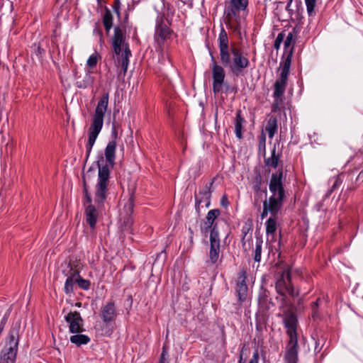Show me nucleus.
Here are the masks:
<instances>
[{"mask_svg":"<svg viewBox=\"0 0 363 363\" xmlns=\"http://www.w3.org/2000/svg\"><path fill=\"white\" fill-rule=\"evenodd\" d=\"M218 48L222 65H218L213 55L210 53L214 94H218L222 90L225 77L224 67H228L233 75L239 77L243 75V70L250 66V60L243 55L239 48L234 43L229 46L228 36L223 28H221L219 33Z\"/></svg>","mask_w":363,"mask_h":363,"instance_id":"nucleus-1","label":"nucleus"},{"mask_svg":"<svg viewBox=\"0 0 363 363\" xmlns=\"http://www.w3.org/2000/svg\"><path fill=\"white\" fill-rule=\"evenodd\" d=\"M111 137L113 140L109 141L105 148L104 155L99 154L95 162L98 169V182L96 186L94 201L99 205L103 204L106 199L108 184L110 178L109 168H113L116 162V138L118 131L115 123H113Z\"/></svg>","mask_w":363,"mask_h":363,"instance_id":"nucleus-2","label":"nucleus"},{"mask_svg":"<svg viewBox=\"0 0 363 363\" xmlns=\"http://www.w3.org/2000/svg\"><path fill=\"white\" fill-rule=\"evenodd\" d=\"M286 177V171L280 167L275 172H273L269 183V189L272 195L268 199L263 201V211L261 213V218L267 216L268 213L271 217H277L280 210L282 208L286 199V191L284 181Z\"/></svg>","mask_w":363,"mask_h":363,"instance_id":"nucleus-3","label":"nucleus"},{"mask_svg":"<svg viewBox=\"0 0 363 363\" xmlns=\"http://www.w3.org/2000/svg\"><path fill=\"white\" fill-rule=\"evenodd\" d=\"M295 43L296 39L294 38L293 33H289L284 41L285 54L282 57L283 62L280 63V68H281V74L279 78L274 84L273 97L274 98L275 103L272 105L273 111H276L278 107V101L281 99L286 90Z\"/></svg>","mask_w":363,"mask_h":363,"instance_id":"nucleus-4","label":"nucleus"},{"mask_svg":"<svg viewBox=\"0 0 363 363\" xmlns=\"http://www.w3.org/2000/svg\"><path fill=\"white\" fill-rule=\"evenodd\" d=\"M298 313L289 309L284 310L283 323L286 329L289 341L284 357L285 363H298V343L297 328L298 325Z\"/></svg>","mask_w":363,"mask_h":363,"instance_id":"nucleus-5","label":"nucleus"},{"mask_svg":"<svg viewBox=\"0 0 363 363\" xmlns=\"http://www.w3.org/2000/svg\"><path fill=\"white\" fill-rule=\"evenodd\" d=\"M275 290L279 296L276 299L280 303L279 310L284 313V310L292 311L295 298L299 296V290L296 289L291 282V267L282 271L275 283Z\"/></svg>","mask_w":363,"mask_h":363,"instance_id":"nucleus-6","label":"nucleus"},{"mask_svg":"<svg viewBox=\"0 0 363 363\" xmlns=\"http://www.w3.org/2000/svg\"><path fill=\"white\" fill-rule=\"evenodd\" d=\"M108 104V93H104L98 102L91 120V125L88 130L89 138L87 143L86 144L85 162L88 160L96 140L103 128L104 118Z\"/></svg>","mask_w":363,"mask_h":363,"instance_id":"nucleus-7","label":"nucleus"},{"mask_svg":"<svg viewBox=\"0 0 363 363\" xmlns=\"http://www.w3.org/2000/svg\"><path fill=\"white\" fill-rule=\"evenodd\" d=\"M113 54L118 56V63L125 74L129 65V58L132 55L129 45L125 42V35L120 26L114 28V34L111 39Z\"/></svg>","mask_w":363,"mask_h":363,"instance_id":"nucleus-8","label":"nucleus"},{"mask_svg":"<svg viewBox=\"0 0 363 363\" xmlns=\"http://www.w3.org/2000/svg\"><path fill=\"white\" fill-rule=\"evenodd\" d=\"M21 321L13 322L6 338L5 345L1 350L0 363H15L19 342Z\"/></svg>","mask_w":363,"mask_h":363,"instance_id":"nucleus-9","label":"nucleus"},{"mask_svg":"<svg viewBox=\"0 0 363 363\" xmlns=\"http://www.w3.org/2000/svg\"><path fill=\"white\" fill-rule=\"evenodd\" d=\"M357 169H358L355 168L350 172H344L338 174L337 177L335 178V182L330 189L328 191L326 196H330L343 182L347 184L345 194L356 189L359 185L358 182L363 181V170L356 176Z\"/></svg>","mask_w":363,"mask_h":363,"instance_id":"nucleus-10","label":"nucleus"},{"mask_svg":"<svg viewBox=\"0 0 363 363\" xmlns=\"http://www.w3.org/2000/svg\"><path fill=\"white\" fill-rule=\"evenodd\" d=\"M99 316L106 324L103 326L102 334L106 336H111L113 329L110 328L109 324L114 322L118 316V311L116 303L111 300L103 305L99 311Z\"/></svg>","mask_w":363,"mask_h":363,"instance_id":"nucleus-11","label":"nucleus"},{"mask_svg":"<svg viewBox=\"0 0 363 363\" xmlns=\"http://www.w3.org/2000/svg\"><path fill=\"white\" fill-rule=\"evenodd\" d=\"M168 24L164 22L163 16H158L156 20L155 40L159 45H163L166 40H171L172 36H177L169 26L172 23L167 21Z\"/></svg>","mask_w":363,"mask_h":363,"instance_id":"nucleus-12","label":"nucleus"},{"mask_svg":"<svg viewBox=\"0 0 363 363\" xmlns=\"http://www.w3.org/2000/svg\"><path fill=\"white\" fill-rule=\"evenodd\" d=\"M257 305V313L264 314V315H268L270 308L275 306V303L271 298L270 291L263 286H260L258 291Z\"/></svg>","mask_w":363,"mask_h":363,"instance_id":"nucleus-13","label":"nucleus"},{"mask_svg":"<svg viewBox=\"0 0 363 363\" xmlns=\"http://www.w3.org/2000/svg\"><path fill=\"white\" fill-rule=\"evenodd\" d=\"M240 10L225 7L224 10L225 22L227 26L233 32L240 33L242 16Z\"/></svg>","mask_w":363,"mask_h":363,"instance_id":"nucleus-14","label":"nucleus"},{"mask_svg":"<svg viewBox=\"0 0 363 363\" xmlns=\"http://www.w3.org/2000/svg\"><path fill=\"white\" fill-rule=\"evenodd\" d=\"M220 215V211L218 208L210 210L206 216L203 224L201 226V232L206 234L210 231V235H219L218 223L216 222V219Z\"/></svg>","mask_w":363,"mask_h":363,"instance_id":"nucleus-15","label":"nucleus"},{"mask_svg":"<svg viewBox=\"0 0 363 363\" xmlns=\"http://www.w3.org/2000/svg\"><path fill=\"white\" fill-rule=\"evenodd\" d=\"M65 321L69 324V330L71 333H80L85 330L83 328L84 320L79 312H69L65 316Z\"/></svg>","mask_w":363,"mask_h":363,"instance_id":"nucleus-16","label":"nucleus"},{"mask_svg":"<svg viewBox=\"0 0 363 363\" xmlns=\"http://www.w3.org/2000/svg\"><path fill=\"white\" fill-rule=\"evenodd\" d=\"M247 279V274L246 270H241L238 273L235 287V292L238 298V301L240 302V304H242L247 299L248 291Z\"/></svg>","mask_w":363,"mask_h":363,"instance_id":"nucleus-17","label":"nucleus"},{"mask_svg":"<svg viewBox=\"0 0 363 363\" xmlns=\"http://www.w3.org/2000/svg\"><path fill=\"white\" fill-rule=\"evenodd\" d=\"M215 177L208 183H206L205 187L203 189L199 190V193L196 191L194 192V199H195V209L198 215L200 214L201 208L200 206L201 203L208 198L207 194H209V197H211V194L213 191L212 189V186L213 184Z\"/></svg>","mask_w":363,"mask_h":363,"instance_id":"nucleus-18","label":"nucleus"},{"mask_svg":"<svg viewBox=\"0 0 363 363\" xmlns=\"http://www.w3.org/2000/svg\"><path fill=\"white\" fill-rule=\"evenodd\" d=\"M220 242L219 235H210L209 262L211 264H215L218 260L220 251Z\"/></svg>","mask_w":363,"mask_h":363,"instance_id":"nucleus-19","label":"nucleus"},{"mask_svg":"<svg viewBox=\"0 0 363 363\" xmlns=\"http://www.w3.org/2000/svg\"><path fill=\"white\" fill-rule=\"evenodd\" d=\"M253 176L251 179L252 189L255 193V196L258 195L260 191L267 193V188L264 187L262 190V185L264 183L263 178L261 172V167L259 165L255 166L253 169Z\"/></svg>","mask_w":363,"mask_h":363,"instance_id":"nucleus-20","label":"nucleus"},{"mask_svg":"<svg viewBox=\"0 0 363 363\" xmlns=\"http://www.w3.org/2000/svg\"><path fill=\"white\" fill-rule=\"evenodd\" d=\"M85 220L91 230H94L99 218V211L93 204L86 206L85 211Z\"/></svg>","mask_w":363,"mask_h":363,"instance_id":"nucleus-21","label":"nucleus"},{"mask_svg":"<svg viewBox=\"0 0 363 363\" xmlns=\"http://www.w3.org/2000/svg\"><path fill=\"white\" fill-rule=\"evenodd\" d=\"M280 156L281 154L277 153L276 145H274L273 149L272 150L271 157L264 159L265 166L272 167L273 169L277 168V170L280 167H283L284 170L287 172L286 167L284 168L282 163L280 164Z\"/></svg>","mask_w":363,"mask_h":363,"instance_id":"nucleus-22","label":"nucleus"},{"mask_svg":"<svg viewBox=\"0 0 363 363\" xmlns=\"http://www.w3.org/2000/svg\"><path fill=\"white\" fill-rule=\"evenodd\" d=\"M135 206V191L132 190L130 198L128 201V202L124 206V211H125V218L124 220V223L126 225H131L133 223V220L131 215L133 213V209Z\"/></svg>","mask_w":363,"mask_h":363,"instance_id":"nucleus-23","label":"nucleus"},{"mask_svg":"<svg viewBox=\"0 0 363 363\" xmlns=\"http://www.w3.org/2000/svg\"><path fill=\"white\" fill-rule=\"evenodd\" d=\"M277 116L273 115L268 116L265 130L267 132L269 138H272L277 132Z\"/></svg>","mask_w":363,"mask_h":363,"instance_id":"nucleus-24","label":"nucleus"},{"mask_svg":"<svg viewBox=\"0 0 363 363\" xmlns=\"http://www.w3.org/2000/svg\"><path fill=\"white\" fill-rule=\"evenodd\" d=\"M245 118L242 116L241 110L238 109L236 111V116L235 121V133L236 137L239 139L242 138V128L243 123H245Z\"/></svg>","mask_w":363,"mask_h":363,"instance_id":"nucleus-25","label":"nucleus"},{"mask_svg":"<svg viewBox=\"0 0 363 363\" xmlns=\"http://www.w3.org/2000/svg\"><path fill=\"white\" fill-rule=\"evenodd\" d=\"M252 223L251 221L250 222V223H245L242 228V230H241V232H242V238H241V243H242V249L245 252H247L250 249V243H249L248 245V247L246 246V242H245V239L247 238V235H248V233H250V231H252Z\"/></svg>","mask_w":363,"mask_h":363,"instance_id":"nucleus-26","label":"nucleus"},{"mask_svg":"<svg viewBox=\"0 0 363 363\" xmlns=\"http://www.w3.org/2000/svg\"><path fill=\"white\" fill-rule=\"evenodd\" d=\"M74 334L70 337V342L77 346L86 345L90 342V337L88 335L79 333Z\"/></svg>","mask_w":363,"mask_h":363,"instance_id":"nucleus-27","label":"nucleus"},{"mask_svg":"<svg viewBox=\"0 0 363 363\" xmlns=\"http://www.w3.org/2000/svg\"><path fill=\"white\" fill-rule=\"evenodd\" d=\"M248 5V0H230L225 7L244 11Z\"/></svg>","mask_w":363,"mask_h":363,"instance_id":"nucleus-28","label":"nucleus"},{"mask_svg":"<svg viewBox=\"0 0 363 363\" xmlns=\"http://www.w3.org/2000/svg\"><path fill=\"white\" fill-rule=\"evenodd\" d=\"M65 266L67 269H69V275L68 277H72V279H79V277L80 276V272L79 269H75L76 266L72 264L71 260H69L68 262H65L63 264H61V267Z\"/></svg>","mask_w":363,"mask_h":363,"instance_id":"nucleus-29","label":"nucleus"},{"mask_svg":"<svg viewBox=\"0 0 363 363\" xmlns=\"http://www.w3.org/2000/svg\"><path fill=\"white\" fill-rule=\"evenodd\" d=\"M266 233L269 235H274L277 230V217H270L266 221Z\"/></svg>","mask_w":363,"mask_h":363,"instance_id":"nucleus-30","label":"nucleus"},{"mask_svg":"<svg viewBox=\"0 0 363 363\" xmlns=\"http://www.w3.org/2000/svg\"><path fill=\"white\" fill-rule=\"evenodd\" d=\"M262 239L261 237H256L255 250L254 251L253 259L255 262H259L261 260L262 247Z\"/></svg>","mask_w":363,"mask_h":363,"instance_id":"nucleus-31","label":"nucleus"},{"mask_svg":"<svg viewBox=\"0 0 363 363\" xmlns=\"http://www.w3.org/2000/svg\"><path fill=\"white\" fill-rule=\"evenodd\" d=\"M32 55H35L38 60H41L45 53V50L41 47L40 43L38 44L34 43L31 46Z\"/></svg>","mask_w":363,"mask_h":363,"instance_id":"nucleus-32","label":"nucleus"},{"mask_svg":"<svg viewBox=\"0 0 363 363\" xmlns=\"http://www.w3.org/2000/svg\"><path fill=\"white\" fill-rule=\"evenodd\" d=\"M75 279H72V277H67L64 286V291L66 294H71L74 292Z\"/></svg>","mask_w":363,"mask_h":363,"instance_id":"nucleus-33","label":"nucleus"},{"mask_svg":"<svg viewBox=\"0 0 363 363\" xmlns=\"http://www.w3.org/2000/svg\"><path fill=\"white\" fill-rule=\"evenodd\" d=\"M91 82V77L89 73H86L83 79L77 81L76 86L79 89H86L89 86Z\"/></svg>","mask_w":363,"mask_h":363,"instance_id":"nucleus-34","label":"nucleus"},{"mask_svg":"<svg viewBox=\"0 0 363 363\" xmlns=\"http://www.w3.org/2000/svg\"><path fill=\"white\" fill-rule=\"evenodd\" d=\"M268 318H269L268 315H264V314L256 313L255 323H256V328L257 330H259L262 328V325L267 322V320H268Z\"/></svg>","mask_w":363,"mask_h":363,"instance_id":"nucleus-35","label":"nucleus"},{"mask_svg":"<svg viewBox=\"0 0 363 363\" xmlns=\"http://www.w3.org/2000/svg\"><path fill=\"white\" fill-rule=\"evenodd\" d=\"M75 281L81 289L87 291L90 289L91 281L88 279L79 277V279H75Z\"/></svg>","mask_w":363,"mask_h":363,"instance_id":"nucleus-36","label":"nucleus"},{"mask_svg":"<svg viewBox=\"0 0 363 363\" xmlns=\"http://www.w3.org/2000/svg\"><path fill=\"white\" fill-rule=\"evenodd\" d=\"M297 3V5H296V11L295 12V16H296V21H298V25H301L303 23V16H302V13L303 12V8L301 6V1H298V2H296Z\"/></svg>","mask_w":363,"mask_h":363,"instance_id":"nucleus-37","label":"nucleus"},{"mask_svg":"<svg viewBox=\"0 0 363 363\" xmlns=\"http://www.w3.org/2000/svg\"><path fill=\"white\" fill-rule=\"evenodd\" d=\"M113 18L111 11L107 7H106L105 12L103 16V24L113 26Z\"/></svg>","mask_w":363,"mask_h":363,"instance_id":"nucleus-38","label":"nucleus"},{"mask_svg":"<svg viewBox=\"0 0 363 363\" xmlns=\"http://www.w3.org/2000/svg\"><path fill=\"white\" fill-rule=\"evenodd\" d=\"M307 12L309 16L315 15L314 9L316 5V0H305Z\"/></svg>","mask_w":363,"mask_h":363,"instance_id":"nucleus-39","label":"nucleus"},{"mask_svg":"<svg viewBox=\"0 0 363 363\" xmlns=\"http://www.w3.org/2000/svg\"><path fill=\"white\" fill-rule=\"evenodd\" d=\"M293 302H294V308H293L292 311L297 312L298 313H301L304 309L303 298H298L297 299V301L295 300V301H293Z\"/></svg>","mask_w":363,"mask_h":363,"instance_id":"nucleus-40","label":"nucleus"},{"mask_svg":"<svg viewBox=\"0 0 363 363\" xmlns=\"http://www.w3.org/2000/svg\"><path fill=\"white\" fill-rule=\"evenodd\" d=\"M265 145H266V135L262 131L259 138L258 150L259 152L263 151L265 155Z\"/></svg>","mask_w":363,"mask_h":363,"instance_id":"nucleus-41","label":"nucleus"},{"mask_svg":"<svg viewBox=\"0 0 363 363\" xmlns=\"http://www.w3.org/2000/svg\"><path fill=\"white\" fill-rule=\"evenodd\" d=\"M284 37H285V34L283 31L278 34L277 38L274 40V48L275 50H278L280 48V45H281V43L283 42Z\"/></svg>","mask_w":363,"mask_h":363,"instance_id":"nucleus-42","label":"nucleus"},{"mask_svg":"<svg viewBox=\"0 0 363 363\" xmlns=\"http://www.w3.org/2000/svg\"><path fill=\"white\" fill-rule=\"evenodd\" d=\"M99 57L97 55H91L87 60V66L90 68H94L96 66Z\"/></svg>","mask_w":363,"mask_h":363,"instance_id":"nucleus-43","label":"nucleus"},{"mask_svg":"<svg viewBox=\"0 0 363 363\" xmlns=\"http://www.w3.org/2000/svg\"><path fill=\"white\" fill-rule=\"evenodd\" d=\"M93 33H94V35H96L99 36L100 42L103 41V33H102V30H101V24H100V23L99 21L95 23V26H94V28Z\"/></svg>","mask_w":363,"mask_h":363,"instance_id":"nucleus-44","label":"nucleus"},{"mask_svg":"<svg viewBox=\"0 0 363 363\" xmlns=\"http://www.w3.org/2000/svg\"><path fill=\"white\" fill-rule=\"evenodd\" d=\"M320 298H317L315 301L311 303L312 317L315 319L318 317V308L319 306Z\"/></svg>","mask_w":363,"mask_h":363,"instance_id":"nucleus-45","label":"nucleus"},{"mask_svg":"<svg viewBox=\"0 0 363 363\" xmlns=\"http://www.w3.org/2000/svg\"><path fill=\"white\" fill-rule=\"evenodd\" d=\"M126 302H127V304L125 306V310L127 311V313L128 314L130 309L132 308V306H133V296L131 294H129L128 296H127Z\"/></svg>","mask_w":363,"mask_h":363,"instance_id":"nucleus-46","label":"nucleus"},{"mask_svg":"<svg viewBox=\"0 0 363 363\" xmlns=\"http://www.w3.org/2000/svg\"><path fill=\"white\" fill-rule=\"evenodd\" d=\"M113 9L114 12L117 14L118 17L121 16L120 9H121V1L120 0H114Z\"/></svg>","mask_w":363,"mask_h":363,"instance_id":"nucleus-47","label":"nucleus"},{"mask_svg":"<svg viewBox=\"0 0 363 363\" xmlns=\"http://www.w3.org/2000/svg\"><path fill=\"white\" fill-rule=\"evenodd\" d=\"M83 203L85 208L86 207V206L92 204V198L90 193H88L87 194H84Z\"/></svg>","mask_w":363,"mask_h":363,"instance_id":"nucleus-48","label":"nucleus"},{"mask_svg":"<svg viewBox=\"0 0 363 363\" xmlns=\"http://www.w3.org/2000/svg\"><path fill=\"white\" fill-rule=\"evenodd\" d=\"M259 362V352L256 350L252 355V357L250 360L249 363H258Z\"/></svg>","mask_w":363,"mask_h":363,"instance_id":"nucleus-49","label":"nucleus"},{"mask_svg":"<svg viewBox=\"0 0 363 363\" xmlns=\"http://www.w3.org/2000/svg\"><path fill=\"white\" fill-rule=\"evenodd\" d=\"M220 205L224 207V208H227L229 205V201H228V196L224 194L222 197H221V199H220Z\"/></svg>","mask_w":363,"mask_h":363,"instance_id":"nucleus-50","label":"nucleus"},{"mask_svg":"<svg viewBox=\"0 0 363 363\" xmlns=\"http://www.w3.org/2000/svg\"><path fill=\"white\" fill-rule=\"evenodd\" d=\"M82 182H83V194H87L89 192V190H88V186H87V184H86V182L84 176L82 177Z\"/></svg>","mask_w":363,"mask_h":363,"instance_id":"nucleus-51","label":"nucleus"},{"mask_svg":"<svg viewBox=\"0 0 363 363\" xmlns=\"http://www.w3.org/2000/svg\"><path fill=\"white\" fill-rule=\"evenodd\" d=\"M246 246L248 247L249 243H250V246L252 245V233L249 235H247V238L245 239Z\"/></svg>","mask_w":363,"mask_h":363,"instance_id":"nucleus-52","label":"nucleus"},{"mask_svg":"<svg viewBox=\"0 0 363 363\" xmlns=\"http://www.w3.org/2000/svg\"><path fill=\"white\" fill-rule=\"evenodd\" d=\"M165 353H166V352H165L164 349H163V351L160 355V358L158 363H165V357H164Z\"/></svg>","mask_w":363,"mask_h":363,"instance_id":"nucleus-53","label":"nucleus"},{"mask_svg":"<svg viewBox=\"0 0 363 363\" xmlns=\"http://www.w3.org/2000/svg\"><path fill=\"white\" fill-rule=\"evenodd\" d=\"M211 197H209V194H208V198H206V199L203 201V202H205V203H206L205 206H206V208H208V207L210 206V205H211Z\"/></svg>","mask_w":363,"mask_h":363,"instance_id":"nucleus-54","label":"nucleus"},{"mask_svg":"<svg viewBox=\"0 0 363 363\" xmlns=\"http://www.w3.org/2000/svg\"><path fill=\"white\" fill-rule=\"evenodd\" d=\"M229 90H231L232 91H234L235 93L237 91V88L236 87L230 88L229 85L226 84L225 92H228Z\"/></svg>","mask_w":363,"mask_h":363,"instance_id":"nucleus-55","label":"nucleus"},{"mask_svg":"<svg viewBox=\"0 0 363 363\" xmlns=\"http://www.w3.org/2000/svg\"><path fill=\"white\" fill-rule=\"evenodd\" d=\"M238 363H245V359L242 357V350L240 352V356H239V360Z\"/></svg>","mask_w":363,"mask_h":363,"instance_id":"nucleus-56","label":"nucleus"},{"mask_svg":"<svg viewBox=\"0 0 363 363\" xmlns=\"http://www.w3.org/2000/svg\"><path fill=\"white\" fill-rule=\"evenodd\" d=\"M104 26L106 32L107 33H108L113 26L108 25V24L107 25L106 24H104Z\"/></svg>","mask_w":363,"mask_h":363,"instance_id":"nucleus-57","label":"nucleus"},{"mask_svg":"<svg viewBox=\"0 0 363 363\" xmlns=\"http://www.w3.org/2000/svg\"><path fill=\"white\" fill-rule=\"evenodd\" d=\"M292 1H293V0H287V4H286V11H290V6L291 5Z\"/></svg>","mask_w":363,"mask_h":363,"instance_id":"nucleus-58","label":"nucleus"},{"mask_svg":"<svg viewBox=\"0 0 363 363\" xmlns=\"http://www.w3.org/2000/svg\"><path fill=\"white\" fill-rule=\"evenodd\" d=\"M62 273L68 277V276L69 275V269H63L62 270Z\"/></svg>","mask_w":363,"mask_h":363,"instance_id":"nucleus-59","label":"nucleus"},{"mask_svg":"<svg viewBox=\"0 0 363 363\" xmlns=\"http://www.w3.org/2000/svg\"><path fill=\"white\" fill-rule=\"evenodd\" d=\"M298 25H296L294 28H293V30L291 33H293V34H296L298 33Z\"/></svg>","mask_w":363,"mask_h":363,"instance_id":"nucleus-60","label":"nucleus"},{"mask_svg":"<svg viewBox=\"0 0 363 363\" xmlns=\"http://www.w3.org/2000/svg\"><path fill=\"white\" fill-rule=\"evenodd\" d=\"M321 350V347L319 348V345L318 343L316 342V345H315V350L318 352H319Z\"/></svg>","mask_w":363,"mask_h":363,"instance_id":"nucleus-61","label":"nucleus"},{"mask_svg":"<svg viewBox=\"0 0 363 363\" xmlns=\"http://www.w3.org/2000/svg\"><path fill=\"white\" fill-rule=\"evenodd\" d=\"M189 231L190 233V238L191 239H193V235H194V231L191 228H189Z\"/></svg>","mask_w":363,"mask_h":363,"instance_id":"nucleus-62","label":"nucleus"},{"mask_svg":"<svg viewBox=\"0 0 363 363\" xmlns=\"http://www.w3.org/2000/svg\"><path fill=\"white\" fill-rule=\"evenodd\" d=\"M289 14L292 16L294 14H295V13L294 12V11L292 9H290V11H287Z\"/></svg>","mask_w":363,"mask_h":363,"instance_id":"nucleus-63","label":"nucleus"},{"mask_svg":"<svg viewBox=\"0 0 363 363\" xmlns=\"http://www.w3.org/2000/svg\"><path fill=\"white\" fill-rule=\"evenodd\" d=\"M75 306H77V307H81V306H82V303H81V302H77V303H75Z\"/></svg>","mask_w":363,"mask_h":363,"instance_id":"nucleus-64","label":"nucleus"}]
</instances>
